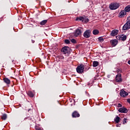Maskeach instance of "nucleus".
<instances>
[{"label":"nucleus","instance_id":"9d476101","mask_svg":"<svg viewBox=\"0 0 130 130\" xmlns=\"http://www.w3.org/2000/svg\"><path fill=\"white\" fill-rule=\"evenodd\" d=\"M118 111L121 113H127V109L124 107L119 108Z\"/></svg>","mask_w":130,"mask_h":130},{"label":"nucleus","instance_id":"20e7f679","mask_svg":"<svg viewBox=\"0 0 130 130\" xmlns=\"http://www.w3.org/2000/svg\"><path fill=\"white\" fill-rule=\"evenodd\" d=\"M85 67H84V64H81L78 66L76 68L77 72L78 74H82V73H84V69Z\"/></svg>","mask_w":130,"mask_h":130},{"label":"nucleus","instance_id":"4be33fe9","mask_svg":"<svg viewBox=\"0 0 130 130\" xmlns=\"http://www.w3.org/2000/svg\"><path fill=\"white\" fill-rule=\"evenodd\" d=\"M92 33L94 35H97L98 34H99V30L97 29L93 30Z\"/></svg>","mask_w":130,"mask_h":130},{"label":"nucleus","instance_id":"0eeeda50","mask_svg":"<svg viewBox=\"0 0 130 130\" xmlns=\"http://www.w3.org/2000/svg\"><path fill=\"white\" fill-rule=\"evenodd\" d=\"M122 79L121 78V74H118L116 76V82L119 83V82H122Z\"/></svg>","mask_w":130,"mask_h":130},{"label":"nucleus","instance_id":"aec40b11","mask_svg":"<svg viewBox=\"0 0 130 130\" xmlns=\"http://www.w3.org/2000/svg\"><path fill=\"white\" fill-rule=\"evenodd\" d=\"M124 11L125 12H129L130 11V6L129 5H128V6H126L125 8V9H124Z\"/></svg>","mask_w":130,"mask_h":130},{"label":"nucleus","instance_id":"c756f323","mask_svg":"<svg viewBox=\"0 0 130 130\" xmlns=\"http://www.w3.org/2000/svg\"><path fill=\"white\" fill-rule=\"evenodd\" d=\"M127 102L130 104V99H127Z\"/></svg>","mask_w":130,"mask_h":130},{"label":"nucleus","instance_id":"2f4dec72","mask_svg":"<svg viewBox=\"0 0 130 130\" xmlns=\"http://www.w3.org/2000/svg\"><path fill=\"white\" fill-rule=\"evenodd\" d=\"M118 73H121V70H118Z\"/></svg>","mask_w":130,"mask_h":130},{"label":"nucleus","instance_id":"dca6fc26","mask_svg":"<svg viewBox=\"0 0 130 130\" xmlns=\"http://www.w3.org/2000/svg\"><path fill=\"white\" fill-rule=\"evenodd\" d=\"M4 81L5 83L7 84L8 85L10 84L11 83V81L10 80V79H9V78H4Z\"/></svg>","mask_w":130,"mask_h":130},{"label":"nucleus","instance_id":"9b49d317","mask_svg":"<svg viewBox=\"0 0 130 130\" xmlns=\"http://www.w3.org/2000/svg\"><path fill=\"white\" fill-rule=\"evenodd\" d=\"M110 42L112 46H116V45H117V43H118V41L115 39L111 40Z\"/></svg>","mask_w":130,"mask_h":130},{"label":"nucleus","instance_id":"4468645a","mask_svg":"<svg viewBox=\"0 0 130 130\" xmlns=\"http://www.w3.org/2000/svg\"><path fill=\"white\" fill-rule=\"evenodd\" d=\"M72 117L76 118V117H80V114L77 111H75L72 113Z\"/></svg>","mask_w":130,"mask_h":130},{"label":"nucleus","instance_id":"c85d7f7f","mask_svg":"<svg viewBox=\"0 0 130 130\" xmlns=\"http://www.w3.org/2000/svg\"><path fill=\"white\" fill-rule=\"evenodd\" d=\"M117 107H122V105H121V104H118Z\"/></svg>","mask_w":130,"mask_h":130},{"label":"nucleus","instance_id":"72a5a7b5","mask_svg":"<svg viewBox=\"0 0 130 130\" xmlns=\"http://www.w3.org/2000/svg\"><path fill=\"white\" fill-rule=\"evenodd\" d=\"M32 43H34V42H35V41H32Z\"/></svg>","mask_w":130,"mask_h":130},{"label":"nucleus","instance_id":"2eb2a0df","mask_svg":"<svg viewBox=\"0 0 130 130\" xmlns=\"http://www.w3.org/2000/svg\"><path fill=\"white\" fill-rule=\"evenodd\" d=\"M27 94L28 96H29V97H31V98L34 97V93L31 91H28L27 92Z\"/></svg>","mask_w":130,"mask_h":130},{"label":"nucleus","instance_id":"6ab92c4d","mask_svg":"<svg viewBox=\"0 0 130 130\" xmlns=\"http://www.w3.org/2000/svg\"><path fill=\"white\" fill-rule=\"evenodd\" d=\"M114 121L115 122H116V123H118V122H119V121H120V118L119 117H118V116L116 117V118L114 119Z\"/></svg>","mask_w":130,"mask_h":130},{"label":"nucleus","instance_id":"5701e85b","mask_svg":"<svg viewBox=\"0 0 130 130\" xmlns=\"http://www.w3.org/2000/svg\"><path fill=\"white\" fill-rule=\"evenodd\" d=\"M84 20V17H77L76 18V21H83Z\"/></svg>","mask_w":130,"mask_h":130},{"label":"nucleus","instance_id":"393cba45","mask_svg":"<svg viewBox=\"0 0 130 130\" xmlns=\"http://www.w3.org/2000/svg\"><path fill=\"white\" fill-rule=\"evenodd\" d=\"M99 40L100 42H103L104 41V39H103L102 37H100L99 38Z\"/></svg>","mask_w":130,"mask_h":130},{"label":"nucleus","instance_id":"bb28decb","mask_svg":"<svg viewBox=\"0 0 130 130\" xmlns=\"http://www.w3.org/2000/svg\"><path fill=\"white\" fill-rule=\"evenodd\" d=\"M126 121H127V118H124L123 121V124H125V123H126Z\"/></svg>","mask_w":130,"mask_h":130},{"label":"nucleus","instance_id":"a878e982","mask_svg":"<svg viewBox=\"0 0 130 130\" xmlns=\"http://www.w3.org/2000/svg\"><path fill=\"white\" fill-rule=\"evenodd\" d=\"M64 42L66 44H70L71 43V42L69 40H65Z\"/></svg>","mask_w":130,"mask_h":130},{"label":"nucleus","instance_id":"473e14b6","mask_svg":"<svg viewBox=\"0 0 130 130\" xmlns=\"http://www.w3.org/2000/svg\"><path fill=\"white\" fill-rule=\"evenodd\" d=\"M127 63H128V64H130V60H128V61Z\"/></svg>","mask_w":130,"mask_h":130},{"label":"nucleus","instance_id":"f03ea898","mask_svg":"<svg viewBox=\"0 0 130 130\" xmlns=\"http://www.w3.org/2000/svg\"><path fill=\"white\" fill-rule=\"evenodd\" d=\"M130 29V16L128 17L126 23L123 25L122 30L125 31Z\"/></svg>","mask_w":130,"mask_h":130},{"label":"nucleus","instance_id":"ddd939ff","mask_svg":"<svg viewBox=\"0 0 130 130\" xmlns=\"http://www.w3.org/2000/svg\"><path fill=\"white\" fill-rule=\"evenodd\" d=\"M117 34H118V30L114 29L111 31L110 35L111 36H116Z\"/></svg>","mask_w":130,"mask_h":130},{"label":"nucleus","instance_id":"cd10ccee","mask_svg":"<svg viewBox=\"0 0 130 130\" xmlns=\"http://www.w3.org/2000/svg\"><path fill=\"white\" fill-rule=\"evenodd\" d=\"M71 41L72 43H76L77 41L75 40V39H72L71 40Z\"/></svg>","mask_w":130,"mask_h":130},{"label":"nucleus","instance_id":"6e6552de","mask_svg":"<svg viewBox=\"0 0 130 130\" xmlns=\"http://www.w3.org/2000/svg\"><path fill=\"white\" fill-rule=\"evenodd\" d=\"M80 35H82V30L80 29H76L74 34V36H75V37H78V36H80Z\"/></svg>","mask_w":130,"mask_h":130},{"label":"nucleus","instance_id":"f257e3e1","mask_svg":"<svg viewBox=\"0 0 130 130\" xmlns=\"http://www.w3.org/2000/svg\"><path fill=\"white\" fill-rule=\"evenodd\" d=\"M71 50H72L70 47L68 46H64L61 48V52H62L63 54H67V56H69L71 53Z\"/></svg>","mask_w":130,"mask_h":130},{"label":"nucleus","instance_id":"b1692460","mask_svg":"<svg viewBox=\"0 0 130 130\" xmlns=\"http://www.w3.org/2000/svg\"><path fill=\"white\" fill-rule=\"evenodd\" d=\"M83 22H85V23H88L89 22V19L85 18L83 17Z\"/></svg>","mask_w":130,"mask_h":130},{"label":"nucleus","instance_id":"f8f14e48","mask_svg":"<svg viewBox=\"0 0 130 130\" xmlns=\"http://www.w3.org/2000/svg\"><path fill=\"white\" fill-rule=\"evenodd\" d=\"M125 15H126V12L124 10H122L119 13V18H123Z\"/></svg>","mask_w":130,"mask_h":130},{"label":"nucleus","instance_id":"1a4fd4ad","mask_svg":"<svg viewBox=\"0 0 130 130\" xmlns=\"http://www.w3.org/2000/svg\"><path fill=\"white\" fill-rule=\"evenodd\" d=\"M117 39H119V40H122V41H125L126 40V36L122 35L121 37L118 36L116 37Z\"/></svg>","mask_w":130,"mask_h":130},{"label":"nucleus","instance_id":"f3484780","mask_svg":"<svg viewBox=\"0 0 130 130\" xmlns=\"http://www.w3.org/2000/svg\"><path fill=\"white\" fill-rule=\"evenodd\" d=\"M98 64H99V62L97 61H94L93 62L92 67H93V68H96V67H98Z\"/></svg>","mask_w":130,"mask_h":130},{"label":"nucleus","instance_id":"7c9ffc66","mask_svg":"<svg viewBox=\"0 0 130 130\" xmlns=\"http://www.w3.org/2000/svg\"><path fill=\"white\" fill-rule=\"evenodd\" d=\"M36 130H42V128L39 127V128H37Z\"/></svg>","mask_w":130,"mask_h":130},{"label":"nucleus","instance_id":"39448f33","mask_svg":"<svg viewBox=\"0 0 130 130\" xmlns=\"http://www.w3.org/2000/svg\"><path fill=\"white\" fill-rule=\"evenodd\" d=\"M128 93L124 91V90L122 89L120 91V95L121 97H123L124 98V97H126V96H128Z\"/></svg>","mask_w":130,"mask_h":130},{"label":"nucleus","instance_id":"423d86ee","mask_svg":"<svg viewBox=\"0 0 130 130\" xmlns=\"http://www.w3.org/2000/svg\"><path fill=\"white\" fill-rule=\"evenodd\" d=\"M91 31L90 30H87L85 31L83 34L84 37L85 38H89L90 36H91Z\"/></svg>","mask_w":130,"mask_h":130},{"label":"nucleus","instance_id":"a211bd4d","mask_svg":"<svg viewBox=\"0 0 130 130\" xmlns=\"http://www.w3.org/2000/svg\"><path fill=\"white\" fill-rule=\"evenodd\" d=\"M48 21V20H43L40 22V25H41V26H44V25H45L46 24V23H47Z\"/></svg>","mask_w":130,"mask_h":130},{"label":"nucleus","instance_id":"7ed1b4c3","mask_svg":"<svg viewBox=\"0 0 130 130\" xmlns=\"http://www.w3.org/2000/svg\"><path fill=\"white\" fill-rule=\"evenodd\" d=\"M120 5L117 3H112L109 5V9L110 10H116L119 8Z\"/></svg>","mask_w":130,"mask_h":130},{"label":"nucleus","instance_id":"412c9836","mask_svg":"<svg viewBox=\"0 0 130 130\" xmlns=\"http://www.w3.org/2000/svg\"><path fill=\"white\" fill-rule=\"evenodd\" d=\"M7 115L6 114H4L1 117V119H2V120H6L7 119Z\"/></svg>","mask_w":130,"mask_h":130}]
</instances>
